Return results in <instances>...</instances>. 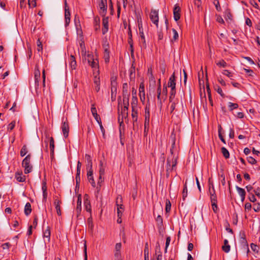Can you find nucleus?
I'll return each mask as SVG.
<instances>
[{"mask_svg":"<svg viewBox=\"0 0 260 260\" xmlns=\"http://www.w3.org/2000/svg\"><path fill=\"white\" fill-rule=\"evenodd\" d=\"M150 19L152 22L154 23L157 28V31L162 32L163 31H167L169 26V22L167 18L165 17V23L163 26H161L160 29H158V11L156 10H151L150 15Z\"/></svg>","mask_w":260,"mask_h":260,"instance_id":"1","label":"nucleus"},{"mask_svg":"<svg viewBox=\"0 0 260 260\" xmlns=\"http://www.w3.org/2000/svg\"><path fill=\"white\" fill-rule=\"evenodd\" d=\"M177 158L174 156L172 157L171 160L170 157H168L167 160V175H169L173 170L176 169L177 165Z\"/></svg>","mask_w":260,"mask_h":260,"instance_id":"2","label":"nucleus"},{"mask_svg":"<svg viewBox=\"0 0 260 260\" xmlns=\"http://www.w3.org/2000/svg\"><path fill=\"white\" fill-rule=\"evenodd\" d=\"M31 155L28 154L22 160V166L24 168V173L28 174L31 172L32 167L30 165Z\"/></svg>","mask_w":260,"mask_h":260,"instance_id":"3","label":"nucleus"},{"mask_svg":"<svg viewBox=\"0 0 260 260\" xmlns=\"http://www.w3.org/2000/svg\"><path fill=\"white\" fill-rule=\"evenodd\" d=\"M150 119V103H148L146 104L145 108V128L149 126Z\"/></svg>","mask_w":260,"mask_h":260,"instance_id":"4","label":"nucleus"},{"mask_svg":"<svg viewBox=\"0 0 260 260\" xmlns=\"http://www.w3.org/2000/svg\"><path fill=\"white\" fill-rule=\"evenodd\" d=\"M103 47L104 48V59L105 62L106 63H108L110 60V51L109 50V44H107L106 42H105L103 45Z\"/></svg>","mask_w":260,"mask_h":260,"instance_id":"5","label":"nucleus"},{"mask_svg":"<svg viewBox=\"0 0 260 260\" xmlns=\"http://www.w3.org/2000/svg\"><path fill=\"white\" fill-rule=\"evenodd\" d=\"M99 5L100 14L103 16H105L107 9V0H101Z\"/></svg>","mask_w":260,"mask_h":260,"instance_id":"6","label":"nucleus"},{"mask_svg":"<svg viewBox=\"0 0 260 260\" xmlns=\"http://www.w3.org/2000/svg\"><path fill=\"white\" fill-rule=\"evenodd\" d=\"M61 128L64 138H67L69 132V125L67 119L66 121H62Z\"/></svg>","mask_w":260,"mask_h":260,"instance_id":"7","label":"nucleus"},{"mask_svg":"<svg viewBox=\"0 0 260 260\" xmlns=\"http://www.w3.org/2000/svg\"><path fill=\"white\" fill-rule=\"evenodd\" d=\"M180 11L181 9L178 4L175 5L173 9V15L174 19L176 21H178L180 18Z\"/></svg>","mask_w":260,"mask_h":260,"instance_id":"8","label":"nucleus"},{"mask_svg":"<svg viewBox=\"0 0 260 260\" xmlns=\"http://www.w3.org/2000/svg\"><path fill=\"white\" fill-rule=\"evenodd\" d=\"M70 12L69 9L67 6V1H65V26H67L69 25L70 22Z\"/></svg>","mask_w":260,"mask_h":260,"instance_id":"9","label":"nucleus"},{"mask_svg":"<svg viewBox=\"0 0 260 260\" xmlns=\"http://www.w3.org/2000/svg\"><path fill=\"white\" fill-rule=\"evenodd\" d=\"M40 76L41 73L39 70V66L38 64H36L35 69V80L36 86H38L39 85Z\"/></svg>","mask_w":260,"mask_h":260,"instance_id":"10","label":"nucleus"},{"mask_svg":"<svg viewBox=\"0 0 260 260\" xmlns=\"http://www.w3.org/2000/svg\"><path fill=\"white\" fill-rule=\"evenodd\" d=\"M118 200H120L121 201L122 200V197L121 196H118L116 199L117 214L118 216L119 217L122 216V212L123 211V205L122 204H118Z\"/></svg>","mask_w":260,"mask_h":260,"instance_id":"11","label":"nucleus"},{"mask_svg":"<svg viewBox=\"0 0 260 260\" xmlns=\"http://www.w3.org/2000/svg\"><path fill=\"white\" fill-rule=\"evenodd\" d=\"M91 111L93 116L94 117L96 122L99 123V124H101L102 123L101 118L100 116L98 114L96 108L94 105H92Z\"/></svg>","mask_w":260,"mask_h":260,"instance_id":"12","label":"nucleus"},{"mask_svg":"<svg viewBox=\"0 0 260 260\" xmlns=\"http://www.w3.org/2000/svg\"><path fill=\"white\" fill-rule=\"evenodd\" d=\"M139 95L142 102L144 103L145 100V88L143 83L140 84L139 86Z\"/></svg>","mask_w":260,"mask_h":260,"instance_id":"13","label":"nucleus"},{"mask_svg":"<svg viewBox=\"0 0 260 260\" xmlns=\"http://www.w3.org/2000/svg\"><path fill=\"white\" fill-rule=\"evenodd\" d=\"M102 31L103 32H107L108 31L109 20L108 17H104L102 22Z\"/></svg>","mask_w":260,"mask_h":260,"instance_id":"14","label":"nucleus"},{"mask_svg":"<svg viewBox=\"0 0 260 260\" xmlns=\"http://www.w3.org/2000/svg\"><path fill=\"white\" fill-rule=\"evenodd\" d=\"M88 196L87 194H85L84 196V205L85 210L87 212H91V205L90 201L88 200Z\"/></svg>","mask_w":260,"mask_h":260,"instance_id":"15","label":"nucleus"},{"mask_svg":"<svg viewBox=\"0 0 260 260\" xmlns=\"http://www.w3.org/2000/svg\"><path fill=\"white\" fill-rule=\"evenodd\" d=\"M117 83L116 77L113 76L111 78V91H117Z\"/></svg>","mask_w":260,"mask_h":260,"instance_id":"16","label":"nucleus"},{"mask_svg":"<svg viewBox=\"0 0 260 260\" xmlns=\"http://www.w3.org/2000/svg\"><path fill=\"white\" fill-rule=\"evenodd\" d=\"M54 204L55 206V209L56 210L57 215L60 216L61 215V212L60 210V204H61V201L58 199H55L54 200Z\"/></svg>","mask_w":260,"mask_h":260,"instance_id":"17","label":"nucleus"},{"mask_svg":"<svg viewBox=\"0 0 260 260\" xmlns=\"http://www.w3.org/2000/svg\"><path fill=\"white\" fill-rule=\"evenodd\" d=\"M157 99L159 102V105L160 107L162 106V101H163L162 95L161 93V85H160V79H159V86L157 88Z\"/></svg>","mask_w":260,"mask_h":260,"instance_id":"18","label":"nucleus"},{"mask_svg":"<svg viewBox=\"0 0 260 260\" xmlns=\"http://www.w3.org/2000/svg\"><path fill=\"white\" fill-rule=\"evenodd\" d=\"M168 86L170 88L176 87V81L175 73H174L170 77L168 83Z\"/></svg>","mask_w":260,"mask_h":260,"instance_id":"19","label":"nucleus"},{"mask_svg":"<svg viewBox=\"0 0 260 260\" xmlns=\"http://www.w3.org/2000/svg\"><path fill=\"white\" fill-rule=\"evenodd\" d=\"M236 188L239 196L241 197V201L243 202L245 200V195H246V192H245V190L243 188H241L238 186H236Z\"/></svg>","mask_w":260,"mask_h":260,"instance_id":"20","label":"nucleus"},{"mask_svg":"<svg viewBox=\"0 0 260 260\" xmlns=\"http://www.w3.org/2000/svg\"><path fill=\"white\" fill-rule=\"evenodd\" d=\"M80 37L82 38L79 42L81 53H82V55H86V49H85L84 42L83 40V38L82 34L81 35Z\"/></svg>","mask_w":260,"mask_h":260,"instance_id":"21","label":"nucleus"},{"mask_svg":"<svg viewBox=\"0 0 260 260\" xmlns=\"http://www.w3.org/2000/svg\"><path fill=\"white\" fill-rule=\"evenodd\" d=\"M45 42V40L44 39L42 38V37L38 36V40H37V50L38 51H42L43 50V45L42 43Z\"/></svg>","mask_w":260,"mask_h":260,"instance_id":"22","label":"nucleus"},{"mask_svg":"<svg viewBox=\"0 0 260 260\" xmlns=\"http://www.w3.org/2000/svg\"><path fill=\"white\" fill-rule=\"evenodd\" d=\"M54 141L52 137L50 138V149L51 151L50 155L52 158L54 157Z\"/></svg>","mask_w":260,"mask_h":260,"instance_id":"23","label":"nucleus"},{"mask_svg":"<svg viewBox=\"0 0 260 260\" xmlns=\"http://www.w3.org/2000/svg\"><path fill=\"white\" fill-rule=\"evenodd\" d=\"M74 21L77 32H82V30L81 28V25L79 18L75 17Z\"/></svg>","mask_w":260,"mask_h":260,"instance_id":"24","label":"nucleus"},{"mask_svg":"<svg viewBox=\"0 0 260 260\" xmlns=\"http://www.w3.org/2000/svg\"><path fill=\"white\" fill-rule=\"evenodd\" d=\"M16 179L18 181V182H24L26 178H25V176H24V175H22V173H16L15 174V176Z\"/></svg>","mask_w":260,"mask_h":260,"instance_id":"25","label":"nucleus"},{"mask_svg":"<svg viewBox=\"0 0 260 260\" xmlns=\"http://www.w3.org/2000/svg\"><path fill=\"white\" fill-rule=\"evenodd\" d=\"M230 245L229 244V241L227 239H225L224 240V245L222 246V250L228 253L230 251Z\"/></svg>","mask_w":260,"mask_h":260,"instance_id":"26","label":"nucleus"},{"mask_svg":"<svg viewBox=\"0 0 260 260\" xmlns=\"http://www.w3.org/2000/svg\"><path fill=\"white\" fill-rule=\"evenodd\" d=\"M240 242L243 245L247 246V242L246 239L245 234L244 232L240 233Z\"/></svg>","mask_w":260,"mask_h":260,"instance_id":"27","label":"nucleus"},{"mask_svg":"<svg viewBox=\"0 0 260 260\" xmlns=\"http://www.w3.org/2000/svg\"><path fill=\"white\" fill-rule=\"evenodd\" d=\"M50 229L49 226H47V229L43 232L44 238H47V241L49 242L50 240Z\"/></svg>","mask_w":260,"mask_h":260,"instance_id":"28","label":"nucleus"},{"mask_svg":"<svg viewBox=\"0 0 260 260\" xmlns=\"http://www.w3.org/2000/svg\"><path fill=\"white\" fill-rule=\"evenodd\" d=\"M31 205L29 203H27L24 207V214L26 216H28L31 212Z\"/></svg>","mask_w":260,"mask_h":260,"instance_id":"29","label":"nucleus"},{"mask_svg":"<svg viewBox=\"0 0 260 260\" xmlns=\"http://www.w3.org/2000/svg\"><path fill=\"white\" fill-rule=\"evenodd\" d=\"M42 189L43 191V199L46 200L47 197V187L46 186V183L45 181L42 183Z\"/></svg>","mask_w":260,"mask_h":260,"instance_id":"30","label":"nucleus"},{"mask_svg":"<svg viewBox=\"0 0 260 260\" xmlns=\"http://www.w3.org/2000/svg\"><path fill=\"white\" fill-rule=\"evenodd\" d=\"M70 64L72 70H74L76 69V67L77 65L76 61L75 59V57L72 55L70 56Z\"/></svg>","mask_w":260,"mask_h":260,"instance_id":"31","label":"nucleus"},{"mask_svg":"<svg viewBox=\"0 0 260 260\" xmlns=\"http://www.w3.org/2000/svg\"><path fill=\"white\" fill-rule=\"evenodd\" d=\"M130 95L128 92V86L127 83H124L122 85V95Z\"/></svg>","mask_w":260,"mask_h":260,"instance_id":"32","label":"nucleus"},{"mask_svg":"<svg viewBox=\"0 0 260 260\" xmlns=\"http://www.w3.org/2000/svg\"><path fill=\"white\" fill-rule=\"evenodd\" d=\"M138 109L137 108L132 109V116L133 118V122H137L138 119Z\"/></svg>","mask_w":260,"mask_h":260,"instance_id":"33","label":"nucleus"},{"mask_svg":"<svg viewBox=\"0 0 260 260\" xmlns=\"http://www.w3.org/2000/svg\"><path fill=\"white\" fill-rule=\"evenodd\" d=\"M128 109V106H123V107L122 109V110L121 112L122 119H123L124 117H126L127 116Z\"/></svg>","mask_w":260,"mask_h":260,"instance_id":"34","label":"nucleus"},{"mask_svg":"<svg viewBox=\"0 0 260 260\" xmlns=\"http://www.w3.org/2000/svg\"><path fill=\"white\" fill-rule=\"evenodd\" d=\"M128 43L129 44L131 47V53H133L134 52L133 49V42L132 39V34H128Z\"/></svg>","mask_w":260,"mask_h":260,"instance_id":"35","label":"nucleus"},{"mask_svg":"<svg viewBox=\"0 0 260 260\" xmlns=\"http://www.w3.org/2000/svg\"><path fill=\"white\" fill-rule=\"evenodd\" d=\"M206 88H207V93H208V95L209 103H210V105L212 106L213 105V100L212 99L211 90L209 88V85H206Z\"/></svg>","mask_w":260,"mask_h":260,"instance_id":"36","label":"nucleus"},{"mask_svg":"<svg viewBox=\"0 0 260 260\" xmlns=\"http://www.w3.org/2000/svg\"><path fill=\"white\" fill-rule=\"evenodd\" d=\"M28 152V149L27 146L26 145H24L20 152V154L21 157H23L25 156L26 153Z\"/></svg>","mask_w":260,"mask_h":260,"instance_id":"37","label":"nucleus"},{"mask_svg":"<svg viewBox=\"0 0 260 260\" xmlns=\"http://www.w3.org/2000/svg\"><path fill=\"white\" fill-rule=\"evenodd\" d=\"M161 93L162 95L163 101H165L167 99L168 94L167 87L165 85L163 86L162 91V92H161Z\"/></svg>","mask_w":260,"mask_h":260,"instance_id":"38","label":"nucleus"},{"mask_svg":"<svg viewBox=\"0 0 260 260\" xmlns=\"http://www.w3.org/2000/svg\"><path fill=\"white\" fill-rule=\"evenodd\" d=\"M138 99L137 97H132L131 106L132 108H137Z\"/></svg>","mask_w":260,"mask_h":260,"instance_id":"39","label":"nucleus"},{"mask_svg":"<svg viewBox=\"0 0 260 260\" xmlns=\"http://www.w3.org/2000/svg\"><path fill=\"white\" fill-rule=\"evenodd\" d=\"M187 196V185H186V182H185V183L184 185V187H183V191H182V200L183 201H185Z\"/></svg>","mask_w":260,"mask_h":260,"instance_id":"40","label":"nucleus"},{"mask_svg":"<svg viewBox=\"0 0 260 260\" xmlns=\"http://www.w3.org/2000/svg\"><path fill=\"white\" fill-rule=\"evenodd\" d=\"M221 152L225 158H229L230 157V153L229 151L225 148L222 147L221 149Z\"/></svg>","mask_w":260,"mask_h":260,"instance_id":"41","label":"nucleus"},{"mask_svg":"<svg viewBox=\"0 0 260 260\" xmlns=\"http://www.w3.org/2000/svg\"><path fill=\"white\" fill-rule=\"evenodd\" d=\"M130 95H122L123 106H129V97Z\"/></svg>","mask_w":260,"mask_h":260,"instance_id":"42","label":"nucleus"},{"mask_svg":"<svg viewBox=\"0 0 260 260\" xmlns=\"http://www.w3.org/2000/svg\"><path fill=\"white\" fill-rule=\"evenodd\" d=\"M228 106H229L230 111H233L234 109H236L238 108V105L237 104L233 103L231 102L229 103Z\"/></svg>","mask_w":260,"mask_h":260,"instance_id":"43","label":"nucleus"},{"mask_svg":"<svg viewBox=\"0 0 260 260\" xmlns=\"http://www.w3.org/2000/svg\"><path fill=\"white\" fill-rule=\"evenodd\" d=\"M44 27H42V25L40 24L36 25L35 27H34L33 31H44Z\"/></svg>","mask_w":260,"mask_h":260,"instance_id":"44","label":"nucleus"},{"mask_svg":"<svg viewBox=\"0 0 260 260\" xmlns=\"http://www.w3.org/2000/svg\"><path fill=\"white\" fill-rule=\"evenodd\" d=\"M178 99H176L175 100H174V101H173V102H171V105L170 106V109H171V113H172L174 110L175 109V108H176V105L178 103Z\"/></svg>","mask_w":260,"mask_h":260,"instance_id":"45","label":"nucleus"},{"mask_svg":"<svg viewBox=\"0 0 260 260\" xmlns=\"http://www.w3.org/2000/svg\"><path fill=\"white\" fill-rule=\"evenodd\" d=\"M121 249V243H116L115 245L114 253H117V252H118V254H121V252H120Z\"/></svg>","mask_w":260,"mask_h":260,"instance_id":"46","label":"nucleus"},{"mask_svg":"<svg viewBox=\"0 0 260 260\" xmlns=\"http://www.w3.org/2000/svg\"><path fill=\"white\" fill-rule=\"evenodd\" d=\"M88 229L92 232L93 229V223L92 222V218H88L87 219Z\"/></svg>","mask_w":260,"mask_h":260,"instance_id":"47","label":"nucleus"},{"mask_svg":"<svg viewBox=\"0 0 260 260\" xmlns=\"http://www.w3.org/2000/svg\"><path fill=\"white\" fill-rule=\"evenodd\" d=\"M222 74L229 77L231 80H233V75L229 70H223Z\"/></svg>","mask_w":260,"mask_h":260,"instance_id":"48","label":"nucleus"},{"mask_svg":"<svg viewBox=\"0 0 260 260\" xmlns=\"http://www.w3.org/2000/svg\"><path fill=\"white\" fill-rule=\"evenodd\" d=\"M213 4L215 6L216 10L218 12L221 11V8L220 7L219 1L218 0H214L213 2Z\"/></svg>","mask_w":260,"mask_h":260,"instance_id":"49","label":"nucleus"},{"mask_svg":"<svg viewBox=\"0 0 260 260\" xmlns=\"http://www.w3.org/2000/svg\"><path fill=\"white\" fill-rule=\"evenodd\" d=\"M80 173H78V172L76 173V188L79 187L80 182Z\"/></svg>","mask_w":260,"mask_h":260,"instance_id":"50","label":"nucleus"},{"mask_svg":"<svg viewBox=\"0 0 260 260\" xmlns=\"http://www.w3.org/2000/svg\"><path fill=\"white\" fill-rule=\"evenodd\" d=\"M171 204L170 201L169 200H166V205L165 210L166 212H169L171 210Z\"/></svg>","mask_w":260,"mask_h":260,"instance_id":"51","label":"nucleus"},{"mask_svg":"<svg viewBox=\"0 0 260 260\" xmlns=\"http://www.w3.org/2000/svg\"><path fill=\"white\" fill-rule=\"evenodd\" d=\"M100 168L99 170V175H104L105 174V167L103 166V164L102 161L100 163Z\"/></svg>","mask_w":260,"mask_h":260,"instance_id":"52","label":"nucleus"},{"mask_svg":"<svg viewBox=\"0 0 260 260\" xmlns=\"http://www.w3.org/2000/svg\"><path fill=\"white\" fill-rule=\"evenodd\" d=\"M216 64H217V66H218L220 67H223V68H225L227 66V63L223 59H222V60H220L219 61H218V62H217Z\"/></svg>","mask_w":260,"mask_h":260,"instance_id":"53","label":"nucleus"},{"mask_svg":"<svg viewBox=\"0 0 260 260\" xmlns=\"http://www.w3.org/2000/svg\"><path fill=\"white\" fill-rule=\"evenodd\" d=\"M87 179L88 181L91 183V185L94 187L95 186V183L93 179V176L92 175L90 176H87Z\"/></svg>","mask_w":260,"mask_h":260,"instance_id":"54","label":"nucleus"},{"mask_svg":"<svg viewBox=\"0 0 260 260\" xmlns=\"http://www.w3.org/2000/svg\"><path fill=\"white\" fill-rule=\"evenodd\" d=\"M215 89L221 96L223 97L224 96L221 88L218 85L215 87Z\"/></svg>","mask_w":260,"mask_h":260,"instance_id":"55","label":"nucleus"},{"mask_svg":"<svg viewBox=\"0 0 260 260\" xmlns=\"http://www.w3.org/2000/svg\"><path fill=\"white\" fill-rule=\"evenodd\" d=\"M253 209L255 212L260 211V203H257L253 205Z\"/></svg>","mask_w":260,"mask_h":260,"instance_id":"56","label":"nucleus"},{"mask_svg":"<svg viewBox=\"0 0 260 260\" xmlns=\"http://www.w3.org/2000/svg\"><path fill=\"white\" fill-rule=\"evenodd\" d=\"M15 121H13L10 124H9L8 125V130L10 131L13 130L15 126Z\"/></svg>","mask_w":260,"mask_h":260,"instance_id":"57","label":"nucleus"},{"mask_svg":"<svg viewBox=\"0 0 260 260\" xmlns=\"http://www.w3.org/2000/svg\"><path fill=\"white\" fill-rule=\"evenodd\" d=\"M88 64L92 68H95L96 66H98V61H96L94 60H92L90 62L88 63Z\"/></svg>","mask_w":260,"mask_h":260,"instance_id":"58","label":"nucleus"},{"mask_svg":"<svg viewBox=\"0 0 260 260\" xmlns=\"http://www.w3.org/2000/svg\"><path fill=\"white\" fill-rule=\"evenodd\" d=\"M85 59L87 60L88 63L94 60L93 55L91 54H88L87 56L85 57Z\"/></svg>","mask_w":260,"mask_h":260,"instance_id":"59","label":"nucleus"},{"mask_svg":"<svg viewBox=\"0 0 260 260\" xmlns=\"http://www.w3.org/2000/svg\"><path fill=\"white\" fill-rule=\"evenodd\" d=\"M247 161L249 163L252 164V165L255 164L256 162V160L251 156H249V157H247Z\"/></svg>","mask_w":260,"mask_h":260,"instance_id":"60","label":"nucleus"},{"mask_svg":"<svg viewBox=\"0 0 260 260\" xmlns=\"http://www.w3.org/2000/svg\"><path fill=\"white\" fill-rule=\"evenodd\" d=\"M249 200H250V202H255L256 201V199L254 196V195L252 193H249Z\"/></svg>","mask_w":260,"mask_h":260,"instance_id":"61","label":"nucleus"},{"mask_svg":"<svg viewBox=\"0 0 260 260\" xmlns=\"http://www.w3.org/2000/svg\"><path fill=\"white\" fill-rule=\"evenodd\" d=\"M100 19H99L98 20H95V23H94V29L95 31H97L100 28Z\"/></svg>","mask_w":260,"mask_h":260,"instance_id":"62","label":"nucleus"},{"mask_svg":"<svg viewBox=\"0 0 260 260\" xmlns=\"http://www.w3.org/2000/svg\"><path fill=\"white\" fill-rule=\"evenodd\" d=\"M210 200L211 203L217 202L216 194H212L210 195Z\"/></svg>","mask_w":260,"mask_h":260,"instance_id":"63","label":"nucleus"},{"mask_svg":"<svg viewBox=\"0 0 260 260\" xmlns=\"http://www.w3.org/2000/svg\"><path fill=\"white\" fill-rule=\"evenodd\" d=\"M114 260H122L121 254L114 253Z\"/></svg>","mask_w":260,"mask_h":260,"instance_id":"64","label":"nucleus"}]
</instances>
